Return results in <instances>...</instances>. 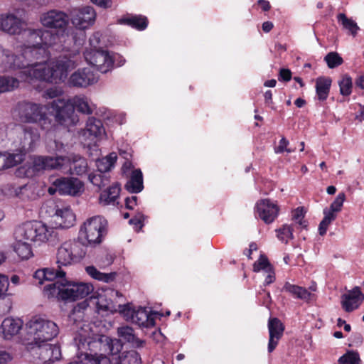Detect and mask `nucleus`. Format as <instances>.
<instances>
[{"instance_id": "6", "label": "nucleus", "mask_w": 364, "mask_h": 364, "mask_svg": "<svg viewBox=\"0 0 364 364\" xmlns=\"http://www.w3.org/2000/svg\"><path fill=\"white\" fill-rule=\"evenodd\" d=\"M26 340L36 344H41L55 338L59 333L58 325L53 321L41 316L31 317L24 325Z\"/></svg>"}, {"instance_id": "38", "label": "nucleus", "mask_w": 364, "mask_h": 364, "mask_svg": "<svg viewBox=\"0 0 364 364\" xmlns=\"http://www.w3.org/2000/svg\"><path fill=\"white\" fill-rule=\"evenodd\" d=\"M323 218L321 221L318 226V231L321 235L326 233L328 226L334 221L337 217V213L332 211L328 208H325L323 210Z\"/></svg>"}, {"instance_id": "46", "label": "nucleus", "mask_w": 364, "mask_h": 364, "mask_svg": "<svg viewBox=\"0 0 364 364\" xmlns=\"http://www.w3.org/2000/svg\"><path fill=\"white\" fill-rule=\"evenodd\" d=\"M272 267V265L269 263L267 257L264 255H260L259 259L253 264V271L264 273Z\"/></svg>"}, {"instance_id": "47", "label": "nucleus", "mask_w": 364, "mask_h": 364, "mask_svg": "<svg viewBox=\"0 0 364 364\" xmlns=\"http://www.w3.org/2000/svg\"><path fill=\"white\" fill-rule=\"evenodd\" d=\"M103 49H85L83 55L85 61L90 65L95 68L97 63L95 60H98L99 55H101Z\"/></svg>"}, {"instance_id": "61", "label": "nucleus", "mask_w": 364, "mask_h": 364, "mask_svg": "<svg viewBox=\"0 0 364 364\" xmlns=\"http://www.w3.org/2000/svg\"><path fill=\"white\" fill-rule=\"evenodd\" d=\"M137 197L132 196L127 198L125 200V204L127 209L132 210L136 205Z\"/></svg>"}, {"instance_id": "39", "label": "nucleus", "mask_w": 364, "mask_h": 364, "mask_svg": "<svg viewBox=\"0 0 364 364\" xmlns=\"http://www.w3.org/2000/svg\"><path fill=\"white\" fill-rule=\"evenodd\" d=\"M19 80L9 76H0V93L13 91L18 87Z\"/></svg>"}, {"instance_id": "11", "label": "nucleus", "mask_w": 364, "mask_h": 364, "mask_svg": "<svg viewBox=\"0 0 364 364\" xmlns=\"http://www.w3.org/2000/svg\"><path fill=\"white\" fill-rule=\"evenodd\" d=\"M107 222L102 216H95L87 219L81 225L79 238L87 245L95 246L100 244L107 234Z\"/></svg>"}, {"instance_id": "3", "label": "nucleus", "mask_w": 364, "mask_h": 364, "mask_svg": "<svg viewBox=\"0 0 364 364\" xmlns=\"http://www.w3.org/2000/svg\"><path fill=\"white\" fill-rule=\"evenodd\" d=\"M52 107L55 121L66 127L75 126L79 122V117L75 109L85 115L93 114L96 109V105L82 94L75 95L68 100H54Z\"/></svg>"}, {"instance_id": "54", "label": "nucleus", "mask_w": 364, "mask_h": 364, "mask_svg": "<svg viewBox=\"0 0 364 364\" xmlns=\"http://www.w3.org/2000/svg\"><path fill=\"white\" fill-rule=\"evenodd\" d=\"M101 34L99 32L94 33L89 38L88 46L85 49H102L100 47Z\"/></svg>"}, {"instance_id": "37", "label": "nucleus", "mask_w": 364, "mask_h": 364, "mask_svg": "<svg viewBox=\"0 0 364 364\" xmlns=\"http://www.w3.org/2000/svg\"><path fill=\"white\" fill-rule=\"evenodd\" d=\"M26 153L19 149L17 152L4 153V162H5V169L14 167L21 164L25 157Z\"/></svg>"}, {"instance_id": "59", "label": "nucleus", "mask_w": 364, "mask_h": 364, "mask_svg": "<svg viewBox=\"0 0 364 364\" xmlns=\"http://www.w3.org/2000/svg\"><path fill=\"white\" fill-rule=\"evenodd\" d=\"M33 278L38 282V284H43L44 281H46L43 269L36 270L33 274Z\"/></svg>"}, {"instance_id": "17", "label": "nucleus", "mask_w": 364, "mask_h": 364, "mask_svg": "<svg viewBox=\"0 0 364 364\" xmlns=\"http://www.w3.org/2000/svg\"><path fill=\"white\" fill-rule=\"evenodd\" d=\"M20 11H9L0 14V31L9 35H19L26 26Z\"/></svg>"}, {"instance_id": "52", "label": "nucleus", "mask_w": 364, "mask_h": 364, "mask_svg": "<svg viewBox=\"0 0 364 364\" xmlns=\"http://www.w3.org/2000/svg\"><path fill=\"white\" fill-rule=\"evenodd\" d=\"M345 200L346 194L343 192L339 193L334 200L331 203L328 208L332 211H335L338 213L341 211Z\"/></svg>"}, {"instance_id": "23", "label": "nucleus", "mask_w": 364, "mask_h": 364, "mask_svg": "<svg viewBox=\"0 0 364 364\" xmlns=\"http://www.w3.org/2000/svg\"><path fill=\"white\" fill-rule=\"evenodd\" d=\"M95 63H97L95 68L98 71L101 73H107L113 68L114 63L118 67L122 66L125 63V59L118 54H114L103 49Z\"/></svg>"}, {"instance_id": "30", "label": "nucleus", "mask_w": 364, "mask_h": 364, "mask_svg": "<svg viewBox=\"0 0 364 364\" xmlns=\"http://www.w3.org/2000/svg\"><path fill=\"white\" fill-rule=\"evenodd\" d=\"M118 336L124 341L130 343L134 348H142L145 343L144 340L137 338L134 329L128 326H123L117 328Z\"/></svg>"}, {"instance_id": "58", "label": "nucleus", "mask_w": 364, "mask_h": 364, "mask_svg": "<svg viewBox=\"0 0 364 364\" xmlns=\"http://www.w3.org/2000/svg\"><path fill=\"white\" fill-rule=\"evenodd\" d=\"M144 219V216L142 213H137L133 218L129 220V224L134 225L136 228L141 229L143 225V220Z\"/></svg>"}, {"instance_id": "26", "label": "nucleus", "mask_w": 364, "mask_h": 364, "mask_svg": "<svg viewBox=\"0 0 364 364\" xmlns=\"http://www.w3.org/2000/svg\"><path fill=\"white\" fill-rule=\"evenodd\" d=\"M268 330L269 333L268 352L272 353L276 348L279 340L283 336L284 326L278 318H269L268 321Z\"/></svg>"}, {"instance_id": "41", "label": "nucleus", "mask_w": 364, "mask_h": 364, "mask_svg": "<svg viewBox=\"0 0 364 364\" xmlns=\"http://www.w3.org/2000/svg\"><path fill=\"white\" fill-rule=\"evenodd\" d=\"M119 364H141V356L136 350L123 353L119 356Z\"/></svg>"}, {"instance_id": "15", "label": "nucleus", "mask_w": 364, "mask_h": 364, "mask_svg": "<svg viewBox=\"0 0 364 364\" xmlns=\"http://www.w3.org/2000/svg\"><path fill=\"white\" fill-rule=\"evenodd\" d=\"M73 69L74 68H73ZM69 72L70 70L68 73ZM65 80H67V85L70 87L86 89L97 83L99 81V75L90 68L85 67L77 69L72 73L69 77L68 75L64 82ZM60 82H61L59 83ZM62 82H63V81ZM58 83V82L56 84Z\"/></svg>"}, {"instance_id": "48", "label": "nucleus", "mask_w": 364, "mask_h": 364, "mask_svg": "<svg viewBox=\"0 0 364 364\" xmlns=\"http://www.w3.org/2000/svg\"><path fill=\"white\" fill-rule=\"evenodd\" d=\"M88 304L87 301H82L77 304L73 309L72 313L69 316L70 321H73L74 323L78 322L79 319H81L83 316V311L87 309Z\"/></svg>"}, {"instance_id": "56", "label": "nucleus", "mask_w": 364, "mask_h": 364, "mask_svg": "<svg viewBox=\"0 0 364 364\" xmlns=\"http://www.w3.org/2000/svg\"><path fill=\"white\" fill-rule=\"evenodd\" d=\"M62 94L63 90L61 88L54 87L47 89L43 94V97L46 99H53L60 96Z\"/></svg>"}, {"instance_id": "33", "label": "nucleus", "mask_w": 364, "mask_h": 364, "mask_svg": "<svg viewBox=\"0 0 364 364\" xmlns=\"http://www.w3.org/2000/svg\"><path fill=\"white\" fill-rule=\"evenodd\" d=\"M125 188L132 193H138L143 190V176L141 170L136 169L132 171L131 178L126 183Z\"/></svg>"}, {"instance_id": "32", "label": "nucleus", "mask_w": 364, "mask_h": 364, "mask_svg": "<svg viewBox=\"0 0 364 364\" xmlns=\"http://www.w3.org/2000/svg\"><path fill=\"white\" fill-rule=\"evenodd\" d=\"M120 187L118 183H114L108 189L102 191L100 196V203L104 205H114L119 198Z\"/></svg>"}, {"instance_id": "14", "label": "nucleus", "mask_w": 364, "mask_h": 364, "mask_svg": "<svg viewBox=\"0 0 364 364\" xmlns=\"http://www.w3.org/2000/svg\"><path fill=\"white\" fill-rule=\"evenodd\" d=\"M47 212L52 218L56 228L66 229L73 227L75 223V215L70 206L62 203L51 202Z\"/></svg>"}, {"instance_id": "16", "label": "nucleus", "mask_w": 364, "mask_h": 364, "mask_svg": "<svg viewBox=\"0 0 364 364\" xmlns=\"http://www.w3.org/2000/svg\"><path fill=\"white\" fill-rule=\"evenodd\" d=\"M106 136L105 129L101 120L89 117L85 127L79 132L81 140L87 146H95Z\"/></svg>"}, {"instance_id": "36", "label": "nucleus", "mask_w": 364, "mask_h": 364, "mask_svg": "<svg viewBox=\"0 0 364 364\" xmlns=\"http://www.w3.org/2000/svg\"><path fill=\"white\" fill-rule=\"evenodd\" d=\"M117 159V154L110 153L109 155L96 161V166L99 172L106 173L110 171L114 166Z\"/></svg>"}, {"instance_id": "10", "label": "nucleus", "mask_w": 364, "mask_h": 364, "mask_svg": "<svg viewBox=\"0 0 364 364\" xmlns=\"http://www.w3.org/2000/svg\"><path fill=\"white\" fill-rule=\"evenodd\" d=\"M86 255L85 244L78 240L62 243L56 252L57 267H69L80 262Z\"/></svg>"}, {"instance_id": "31", "label": "nucleus", "mask_w": 364, "mask_h": 364, "mask_svg": "<svg viewBox=\"0 0 364 364\" xmlns=\"http://www.w3.org/2000/svg\"><path fill=\"white\" fill-rule=\"evenodd\" d=\"M119 24H127L137 30H144L148 25L146 17L136 15H127L117 20Z\"/></svg>"}, {"instance_id": "44", "label": "nucleus", "mask_w": 364, "mask_h": 364, "mask_svg": "<svg viewBox=\"0 0 364 364\" xmlns=\"http://www.w3.org/2000/svg\"><path fill=\"white\" fill-rule=\"evenodd\" d=\"M46 273V280L53 281L55 279H65L66 272L62 269V267H58L56 269L53 268H43Z\"/></svg>"}, {"instance_id": "45", "label": "nucleus", "mask_w": 364, "mask_h": 364, "mask_svg": "<svg viewBox=\"0 0 364 364\" xmlns=\"http://www.w3.org/2000/svg\"><path fill=\"white\" fill-rule=\"evenodd\" d=\"M338 85L340 87V92L342 95L348 96L350 95L353 82L352 78L349 75H343L341 80L338 82Z\"/></svg>"}, {"instance_id": "27", "label": "nucleus", "mask_w": 364, "mask_h": 364, "mask_svg": "<svg viewBox=\"0 0 364 364\" xmlns=\"http://www.w3.org/2000/svg\"><path fill=\"white\" fill-rule=\"evenodd\" d=\"M23 321L19 318L6 317L1 325V333L6 340H11L23 329Z\"/></svg>"}, {"instance_id": "62", "label": "nucleus", "mask_w": 364, "mask_h": 364, "mask_svg": "<svg viewBox=\"0 0 364 364\" xmlns=\"http://www.w3.org/2000/svg\"><path fill=\"white\" fill-rule=\"evenodd\" d=\"M279 77L284 81H289L291 77V73L288 69H282L279 73Z\"/></svg>"}, {"instance_id": "12", "label": "nucleus", "mask_w": 364, "mask_h": 364, "mask_svg": "<svg viewBox=\"0 0 364 364\" xmlns=\"http://www.w3.org/2000/svg\"><path fill=\"white\" fill-rule=\"evenodd\" d=\"M120 314L126 321L146 328L153 327L155 325V318L162 316L159 312L150 311L146 308L135 309L130 304H124L120 309Z\"/></svg>"}, {"instance_id": "63", "label": "nucleus", "mask_w": 364, "mask_h": 364, "mask_svg": "<svg viewBox=\"0 0 364 364\" xmlns=\"http://www.w3.org/2000/svg\"><path fill=\"white\" fill-rule=\"evenodd\" d=\"M12 359L11 355L5 350H0V364L9 362Z\"/></svg>"}, {"instance_id": "13", "label": "nucleus", "mask_w": 364, "mask_h": 364, "mask_svg": "<svg viewBox=\"0 0 364 364\" xmlns=\"http://www.w3.org/2000/svg\"><path fill=\"white\" fill-rule=\"evenodd\" d=\"M85 191L84 183L75 177H60L52 182L48 188L50 196L58 193L60 196L77 197L81 196Z\"/></svg>"}, {"instance_id": "55", "label": "nucleus", "mask_w": 364, "mask_h": 364, "mask_svg": "<svg viewBox=\"0 0 364 364\" xmlns=\"http://www.w3.org/2000/svg\"><path fill=\"white\" fill-rule=\"evenodd\" d=\"M9 281L6 276L0 274V298H4L8 294Z\"/></svg>"}, {"instance_id": "2", "label": "nucleus", "mask_w": 364, "mask_h": 364, "mask_svg": "<svg viewBox=\"0 0 364 364\" xmlns=\"http://www.w3.org/2000/svg\"><path fill=\"white\" fill-rule=\"evenodd\" d=\"M77 326L80 328L74 342L79 351L76 359L78 364H111L109 355L121 352L123 348L121 341L94 333L90 323L79 322Z\"/></svg>"}, {"instance_id": "29", "label": "nucleus", "mask_w": 364, "mask_h": 364, "mask_svg": "<svg viewBox=\"0 0 364 364\" xmlns=\"http://www.w3.org/2000/svg\"><path fill=\"white\" fill-rule=\"evenodd\" d=\"M15 241L12 245L13 250L16 255L23 260H26L33 257V251L29 241L26 239L18 238L17 236V232H14Z\"/></svg>"}, {"instance_id": "25", "label": "nucleus", "mask_w": 364, "mask_h": 364, "mask_svg": "<svg viewBox=\"0 0 364 364\" xmlns=\"http://www.w3.org/2000/svg\"><path fill=\"white\" fill-rule=\"evenodd\" d=\"M20 149L26 153L31 151L39 141L40 134L36 128L28 126L21 127Z\"/></svg>"}, {"instance_id": "4", "label": "nucleus", "mask_w": 364, "mask_h": 364, "mask_svg": "<svg viewBox=\"0 0 364 364\" xmlns=\"http://www.w3.org/2000/svg\"><path fill=\"white\" fill-rule=\"evenodd\" d=\"M52 109V102L48 104L36 103L28 100L18 102L12 110L16 120L23 124H36L42 129L49 130L53 126L49 110Z\"/></svg>"}, {"instance_id": "34", "label": "nucleus", "mask_w": 364, "mask_h": 364, "mask_svg": "<svg viewBox=\"0 0 364 364\" xmlns=\"http://www.w3.org/2000/svg\"><path fill=\"white\" fill-rule=\"evenodd\" d=\"M331 85L330 77H320L316 80V91L319 100H325L329 94Z\"/></svg>"}, {"instance_id": "7", "label": "nucleus", "mask_w": 364, "mask_h": 364, "mask_svg": "<svg viewBox=\"0 0 364 364\" xmlns=\"http://www.w3.org/2000/svg\"><path fill=\"white\" fill-rule=\"evenodd\" d=\"M15 230L18 238L26 239L38 246L49 242L56 236L53 228L37 220L23 223Z\"/></svg>"}, {"instance_id": "1", "label": "nucleus", "mask_w": 364, "mask_h": 364, "mask_svg": "<svg viewBox=\"0 0 364 364\" xmlns=\"http://www.w3.org/2000/svg\"><path fill=\"white\" fill-rule=\"evenodd\" d=\"M25 42L19 47L18 55H10L9 50L0 46V57L2 58V68L0 71L20 70L19 77L29 83L34 80L57 83L64 81L68 72L75 68L78 63L76 54L63 55L49 61L40 60L47 58L50 53L48 48L54 46L58 35L43 28L23 31Z\"/></svg>"}, {"instance_id": "49", "label": "nucleus", "mask_w": 364, "mask_h": 364, "mask_svg": "<svg viewBox=\"0 0 364 364\" xmlns=\"http://www.w3.org/2000/svg\"><path fill=\"white\" fill-rule=\"evenodd\" d=\"M360 360L358 353L348 351L338 360V364H360Z\"/></svg>"}, {"instance_id": "40", "label": "nucleus", "mask_w": 364, "mask_h": 364, "mask_svg": "<svg viewBox=\"0 0 364 364\" xmlns=\"http://www.w3.org/2000/svg\"><path fill=\"white\" fill-rule=\"evenodd\" d=\"M277 237L282 243H288L293 240V227L291 225L284 224L276 230Z\"/></svg>"}, {"instance_id": "21", "label": "nucleus", "mask_w": 364, "mask_h": 364, "mask_svg": "<svg viewBox=\"0 0 364 364\" xmlns=\"http://www.w3.org/2000/svg\"><path fill=\"white\" fill-rule=\"evenodd\" d=\"M279 208L277 203L269 199H262L255 205V213L265 223H273L278 217Z\"/></svg>"}, {"instance_id": "43", "label": "nucleus", "mask_w": 364, "mask_h": 364, "mask_svg": "<svg viewBox=\"0 0 364 364\" xmlns=\"http://www.w3.org/2000/svg\"><path fill=\"white\" fill-rule=\"evenodd\" d=\"M88 179L94 186L101 188L109 182V178L103 173H92L89 174Z\"/></svg>"}, {"instance_id": "20", "label": "nucleus", "mask_w": 364, "mask_h": 364, "mask_svg": "<svg viewBox=\"0 0 364 364\" xmlns=\"http://www.w3.org/2000/svg\"><path fill=\"white\" fill-rule=\"evenodd\" d=\"M70 16L73 26L80 30L89 28L95 23L96 18V13L90 6L73 10Z\"/></svg>"}, {"instance_id": "57", "label": "nucleus", "mask_w": 364, "mask_h": 364, "mask_svg": "<svg viewBox=\"0 0 364 364\" xmlns=\"http://www.w3.org/2000/svg\"><path fill=\"white\" fill-rule=\"evenodd\" d=\"M262 274L264 277V281L263 283L264 286L269 285L275 281V272L273 267L269 268L268 270L262 273Z\"/></svg>"}, {"instance_id": "19", "label": "nucleus", "mask_w": 364, "mask_h": 364, "mask_svg": "<svg viewBox=\"0 0 364 364\" xmlns=\"http://www.w3.org/2000/svg\"><path fill=\"white\" fill-rule=\"evenodd\" d=\"M38 345L33 348L38 364H51L61 358V350L58 345Z\"/></svg>"}, {"instance_id": "50", "label": "nucleus", "mask_w": 364, "mask_h": 364, "mask_svg": "<svg viewBox=\"0 0 364 364\" xmlns=\"http://www.w3.org/2000/svg\"><path fill=\"white\" fill-rule=\"evenodd\" d=\"M329 68H334L343 63V58L336 52H331L324 58Z\"/></svg>"}, {"instance_id": "5", "label": "nucleus", "mask_w": 364, "mask_h": 364, "mask_svg": "<svg viewBox=\"0 0 364 364\" xmlns=\"http://www.w3.org/2000/svg\"><path fill=\"white\" fill-rule=\"evenodd\" d=\"M94 290L90 283L68 282L66 279L64 282H55L45 286L44 294L48 298H56L59 300H76L82 299Z\"/></svg>"}, {"instance_id": "28", "label": "nucleus", "mask_w": 364, "mask_h": 364, "mask_svg": "<svg viewBox=\"0 0 364 364\" xmlns=\"http://www.w3.org/2000/svg\"><path fill=\"white\" fill-rule=\"evenodd\" d=\"M282 291L289 293L294 299L302 300L306 303L310 302L314 298V294L307 289L291 284L289 282H285Z\"/></svg>"}, {"instance_id": "51", "label": "nucleus", "mask_w": 364, "mask_h": 364, "mask_svg": "<svg viewBox=\"0 0 364 364\" xmlns=\"http://www.w3.org/2000/svg\"><path fill=\"white\" fill-rule=\"evenodd\" d=\"M304 210L302 207H299L292 212V220L301 228L307 226L306 221L304 220Z\"/></svg>"}, {"instance_id": "64", "label": "nucleus", "mask_w": 364, "mask_h": 364, "mask_svg": "<svg viewBox=\"0 0 364 364\" xmlns=\"http://www.w3.org/2000/svg\"><path fill=\"white\" fill-rule=\"evenodd\" d=\"M92 1L95 4L103 8L110 7L112 5V0H92Z\"/></svg>"}, {"instance_id": "8", "label": "nucleus", "mask_w": 364, "mask_h": 364, "mask_svg": "<svg viewBox=\"0 0 364 364\" xmlns=\"http://www.w3.org/2000/svg\"><path fill=\"white\" fill-rule=\"evenodd\" d=\"M65 159L62 156H34L31 159V163L20 167L17 172L19 176L33 177L47 170H58L65 168Z\"/></svg>"}, {"instance_id": "53", "label": "nucleus", "mask_w": 364, "mask_h": 364, "mask_svg": "<svg viewBox=\"0 0 364 364\" xmlns=\"http://www.w3.org/2000/svg\"><path fill=\"white\" fill-rule=\"evenodd\" d=\"M289 144V141L285 137H282L279 142V145L274 147V152L276 154H282L284 151L287 153H291L294 151V149L288 148Z\"/></svg>"}, {"instance_id": "18", "label": "nucleus", "mask_w": 364, "mask_h": 364, "mask_svg": "<svg viewBox=\"0 0 364 364\" xmlns=\"http://www.w3.org/2000/svg\"><path fill=\"white\" fill-rule=\"evenodd\" d=\"M39 21L43 26L53 29H64L69 23V16L63 11L51 9L41 14Z\"/></svg>"}, {"instance_id": "60", "label": "nucleus", "mask_w": 364, "mask_h": 364, "mask_svg": "<svg viewBox=\"0 0 364 364\" xmlns=\"http://www.w3.org/2000/svg\"><path fill=\"white\" fill-rule=\"evenodd\" d=\"M113 257L110 254H106L105 255V258L101 261H99V264L101 267H105L107 266L110 265L113 262Z\"/></svg>"}, {"instance_id": "42", "label": "nucleus", "mask_w": 364, "mask_h": 364, "mask_svg": "<svg viewBox=\"0 0 364 364\" xmlns=\"http://www.w3.org/2000/svg\"><path fill=\"white\" fill-rule=\"evenodd\" d=\"M338 20L341 23L344 28L348 30L352 36H355L359 27L353 20L348 18L344 14H339L338 15Z\"/></svg>"}, {"instance_id": "9", "label": "nucleus", "mask_w": 364, "mask_h": 364, "mask_svg": "<svg viewBox=\"0 0 364 364\" xmlns=\"http://www.w3.org/2000/svg\"><path fill=\"white\" fill-rule=\"evenodd\" d=\"M123 299L118 291L107 289L95 292L90 301L95 304L98 314L107 316L117 311L120 313V309L124 306L121 304Z\"/></svg>"}, {"instance_id": "22", "label": "nucleus", "mask_w": 364, "mask_h": 364, "mask_svg": "<svg viewBox=\"0 0 364 364\" xmlns=\"http://www.w3.org/2000/svg\"><path fill=\"white\" fill-rule=\"evenodd\" d=\"M62 159H66L65 160L66 167L65 168H60V171L63 173L82 176L87 171L88 165L87 160L81 156L71 154L68 156H62Z\"/></svg>"}, {"instance_id": "24", "label": "nucleus", "mask_w": 364, "mask_h": 364, "mask_svg": "<svg viewBox=\"0 0 364 364\" xmlns=\"http://www.w3.org/2000/svg\"><path fill=\"white\" fill-rule=\"evenodd\" d=\"M364 300V294L360 287H355L341 296V306L346 312L357 309Z\"/></svg>"}, {"instance_id": "35", "label": "nucleus", "mask_w": 364, "mask_h": 364, "mask_svg": "<svg viewBox=\"0 0 364 364\" xmlns=\"http://www.w3.org/2000/svg\"><path fill=\"white\" fill-rule=\"evenodd\" d=\"M87 274L90 276L92 279L100 282L109 283L114 280L116 277L115 272L103 273L100 272L94 266H88L85 268Z\"/></svg>"}]
</instances>
